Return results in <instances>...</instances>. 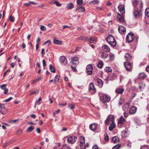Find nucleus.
<instances>
[{"label": "nucleus", "mask_w": 149, "mask_h": 149, "mask_svg": "<svg viewBox=\"0 0 149 149\" xmlns=\"http://www.w3.org/2000/svg\"><path fill=\"white\" fill-rule=\"evenodd\" d=\"M130 105V104L128 103H126L123 105V109L124 111H127L129 108Z\"/></svg>", "instance_id": "20"}, {"label": "nucleus", "mask_w": 149, "mask_h": 149, "mask_svg": "<svg viewBox=\"0 0 149 149\" xmlns=\"http://www.w3.org/2000/svg\"><path fill=\"white\" fill-rule=\"evenodd\" d=\"M43 77V76H41L38 77V78H37L35 80V81H36V82H37L38 81L41 80Z\"/></svg>", "instance_id": "59"}, {"label": "nucleus", "mask_w": 149, "mask_h": 149, "mask_svg": "<svg viewBox=\"0 0 149 149\" xmlns=\"http://www.w3.org/2000/svg\"><path fill=\"white\" fill-rule=\"evenodd\" d=\"M53 42L55 44H57L59 45H61L62 43L61 41L55 39H54L53 40Z\"/></svg>", "instance_id": "33"}, {"label": "nucleus", "mask_w": 149, "mask_h": 149, "mask_svg": "<svg viewBox=\"0 0 149 149\" xmlns=\"http://www.w3.org/2000/svg\"><path fill=\"white\" fill-rule=\"evenodd\" d=\"M119 141V138L117 136H114L112 138V141L114 143H116Z\"/></svg>", "instance_id": "34"}, {"label": "nucleus", "mask_w": 149, "mask_h": 149, "mask_svg": "<svg viewBox=\"0 0 149 149\" xmlns=\"http://www.w3.org/2000/svg\"><path fill=\"white\" fill-rule=\"evenodd\" d=\"M86 72L88 75H91L93 73V68L91 65H87L86 67Z\"/></svg>", "instance_id": "11"}, {"label": "nucleus", "mask_w": 149, "mask_h": 149, "mask_svg": "<svg viewBox=\"0 0 149 149\" xmlns=\"http://www.w3.org/2000/svg\"><path fill=\"white\" fill-rule=\"evenodd\" d=\"M124 91V89L122 88H118L116 90V93L119 94H122Z\"/></svg>", "instance_id": "23"}, {"label": "nucleus", "mask_w": 149, "mask_h": 149, "mask_svg": "<svg viewBox=\"0 0 149 149\" xmlns=\"http://www.w3.org/2000/svg\"><path fill=\"white\" fill-rule=\"evenodd\" d=\"M88 37H85L83 36H81L79 37V39L82 40L84 41H87Z\"/></svg>", "instance_id": "32"}, {"label": "nucleus", "mask_w": 149, "mask_h": 149, "mask_svg": "<svg viewBox=\"0 0 149 149\" xmlns=\"http://www.w3.org/2000/svg\"><path fill=\"white\" fill-rule=\"evenodd\" d=\"M41 30L42 31H44L46 29V27L44 26H41L40 27Z\"/></svg>", "instance_id": "50"}, {"label": "nucleus", "mask_w": 149, "mask_h": 149, "mask_svg": "<svg viewBox=\"0 0 149 149\" xmlns=\"http://www.w3.org/2000/svg\"><path fill=\"white\" fill-rule=\"evenodd\" d=\"M74 7L72 3H68L67 5V8L68 9H71Z\"/></svg>", "instance_id": "31"}, {"label": "nucleus", "mask_w": 149, "mask_h": 149, "mask_svg": "<svg viewBox=\"0 0 149 149\" xmlns=\"http://www.w3.org/2000/svg\"><path fill=\"white\" fill-rule=\"evenodd\" d=\"M59 79V77L58 75H56L55 77L54 81L56 82H58Z\"/></svg>", "instance_id": "45"}, {"label": "nucleus", "mask_w": 149, "mask_h": 149, "mask_svg": "<svg viewBox=\"0 0 149 149\" xmlns=\"http://www.w3.org/2000/svg\"><path fill=\"white\" fill-rule=\"evenodd\" d=\"M97 127V125L95 123H93L91 124L89 126L90 129L93 131L95 130Z\"/></svg>", "instance_id": "18"}, {"label": "nucleus", "mask_w": 149, "mask_h": 149, "mask_svg": "<svg viewBox=\"0 0 149 149\" xmlns=\"http://www.w3.org/2000/svg\"><path fill=\"white\" fill-rule=\"evenodd\" d=\"M124 59L126 61H129L132 60V57L129 53H127L124 56Z\"/></svg>", "instance_id": "16"}, {"label": "nucleus", "mask_w": 149, "mask_h": 149, "mask_svg": "<svg viewBox=\"0 0 149 149\" xmlns=\"http://www.w3.org/2000/svg\"><path fill=\"white\" fill-rule=\"evenodd\" d=\"M140 149H149V148L147 146L144 145L142 146Z\"/></svg>", "instance_id": "55"}, {"label": "nucleus", "mask_w": 149, "mask_h": 149, "mask_svg": "<svg viewBox=\"0 0 149 149\" xmlns=\"http://www.w3.org/2000/svg\"><path fill=\"white\" fill-rule=\"evenodd\" d=\"M132 4L134 7V10H141L142 9L143 4L141 1H138L137 0H133Z\"/></svg>", "instance_id": "2"}, {"label": "nucleus", "mask_w": 149, "mask_h": 149, "mask_svg": "<svg viewBox=\"0 0 149 149\" xmlns=\"http://www.w3.org/2000/svg\"><path fill=\"white\" fill-rule=\"evenodd\" d=\"M60 112V110L59 109H58L57 111H55L54 113L53 116H55V115L59 113Z\"/></svg>", "instance_id": "58"}, {"label": "nucleus", "mask_w": 149, "mask_h": 149, "mask_svg": "<svg viewBox=\"0 0 149 149\" xmlns=\"http://www.w3.org/2000/svg\"><path fill=\"white\" fill-rule=\"evenodd\" d=\"M100 98L101 101L104 103L108 102L110 99L108 95L105 94H102V95H100Z\"/></svg>", "instance_id": "4"}, {"label": "nucleus", "mask_w": 149, "mask_h": 149, "mask_svg": "<svg viewBox=\"0 0 149 149\" xmlns=\"http://www.w3.org/2000/svg\"><path fill=\"white\" fill-rule=\"evenodd\" d=\"M117 17L118 19L120 22H124V19L123 17L120 13H118Z\"/></svg>", "instance_id": "22"}, {"label": "nucleus", "mask_w": 149, "mask_h": 149, "mask_svg": "<svg viewBox=\"0 0 149 149\" xmlns=\"http://www.w3.org/2000/svg\"><path fill=\"white\" fill-rule=\"evenodd\" d=\"M51 43V41L49 40H47L44 43V45H49Z\"/></svg>", "instance_id": "56"}, {"label": "nucleus", "mask_w": 149, "mask_h": 149, "mask_svg": "<svg viewBox=\"0 0 149 149\" xmlns=\"http://www.w3.org/2000/svg\"><path fill=\"white\" fill-rule=\"evenodd\" d=\"M89 91L92 94H94L96 91V89L95 88L94 85L92 82L90 83L88 86Z\"/></svg>", "instance_id": "6"}, {"label": "nucleus", "mask_w": 149, "mask_h": 149, "mask_svg": "<svg viewBox=\"0 0 149 149\" xmlns=\"http://www.w3.org/2000/svg\"><path fill=\"white\" fill-rule=\"evenodd\" d=\"M42 99L41 97H40L38 100L36 102V104H37L40 105L41 103L40 101H41Z\"/></svg>", "instance_id": "53"}, {"label": "nucleus", "mask_w": 149, "mask_h": 149, "mask_svg": "<svg viewBox=\"0 0 149 149\" xmlns=\"http://www.w3.org/2000/svg\"><path fill=\"white\" fill-rule=\"evenodd\" d=\"M108 56V54L106 52H103L102 53L101 57L102 58H107Z\"/></svg>", "instance_id": "37"}, {"label": "nucleus", "mask_w": 149, "mask_h": 149, "mask_svg": "<svg viewBox=\"0 0 149 149\" xmlns=\"http://www.w3.org/2000/svg\"><path fill=\"white\" fill-rule=\"evenodd\" d=\"M136 108L134 107H132L129 110V113L130 114H134L136 113Z\"/></svg>", "instance_id": "21"}, {"label": "nucleus", "mask_w": 149, "mask_h": 149, "mask_svg": "<svg viewBox=\"0 0 149 149\" xmlns=\"http://www.w3.org/2000/svg\"><path fill=\"white\" fill-rule=\"evenodd\" d=\"M62 149H71V148L68 145L66 144L62 146Z\"/></svg>", "instance_id": "36"}, {"label": "nucleus", "mask_w": 149, "mask_h": 149, "mask_svg": "<svg viewBox=\"0 0 149 149\" xmlns=\"http://www.w3.org/2000/svg\"><path fill=\"white\" fill-rule=\"evenodd\" d=\"M77 139V138L75 136H71L68 138L67 141L68 143L73 144L74 143Z\"/></svg>", "instance_id": "7"}, {"label": "nucleus", "mask_w": 149, "mask_h": 149, "mask_svg": "<svg viewBox=\"0 0 149 149\" xmlns=\"http://www.w3.org/2000/svg\"><path fill=\"white\" fill-rule=\"evenodd\" d=\"M6 84H3L0 86V87L2 89L4 90L6 89Z\"/></svg>", "instance_id": "62"}, {"label": "nucleus", "mask_w": 149, "mask_h": 149, "mask_svg": "<svg viewBox=\"0 0 149 149\" xmlns=\"http://www.w3.org/2000/svg\"><path fill=\"white\" fill-rule=\"evenodd\" d=\"M103 65V63L102 61L100 60L97 64V66L100 68H102Z\"/></svg>", "instance_id": "30"}, {"label": "nucleus", "mask_w": 149, "mask_h": 149, "mask_svg": "<svg viewBox=\"0 0 149 149\" xmlns=\"http://www.w3.org/2000/svg\"><path fill=\"white\" fill-rule=\"evenodd\" d=\"M124 102V99L122 98H121L118 100V104L119 105H121Z\"/></svg>", "instance_id": "42"}, {"label": "nucleus", "mask_w": 149, "mask_h": 149, "mask_svg": "<svg viewBox=\"0 0 149 149\" xmlns=\"http://www.w3.org/2000/svg\"><path fill=\"white\" fill-rule=\"evenodd\" d=\"M79 58L77 56L72 58L71 61L70 62V65H71V68L73 71L75 72L77 71L76 67L77 65L79 63Z\"/></svg>", "instance_id": "1"}, {"label": "nucleus", "mask_w": 149, "mask_h": 149, "mask_svg": "<svg viewBox=\"0 0 149 149\" xmlns=\"http://www.w3.org/2000/svg\"><path fill=\"white\" fill-rule=\"evenodd\" d=\"M145 84L143 82H141L139 83V89L141 90L143 89L145 87Z\"/></svg>", "instance_id": "28"}, {"label": "nucleus", "mask_w": 149, "mask_h": 149, "mask_svg": "<svg viewBox=\"0 0 149 149\" xmlns=\"http://www.w3.org/2000/svg\"><path fill=\"white\" fill-rule=\"evenodd\" d=\"M116 127V125L114 123V122H113L111 123V124L110 125L109 127V130L110 131H112L113 129L115 128Z\"/></svg>", "instance_id": "27"}, {"label": "nucleus", "mask_w": 149, "mask_h": 149, "mask_svg": "<svg viewBox=\"0 0 149 149\" xmlns=\"http://www.w3.org/2000/svg\"><path fill=\"white\" fill-rule=\"evenodd\" d=\"M104 139L106 141H108L109 140V138L108 136L106 134H104Z\"/></svg>", "instance_id": "47"}, {"label": "nucleus", "mask_w": 149, "mask_h": 149, "mask_svg": "<svg viewBox=\"0 0 149 149\" xmlns=\"http://www.w3.org/2000/svg\"><path fill=\"white\" fill-rule=\"evenodd\" d=\"M124 65L125 68L127 71H130L132 70V65L130 63L127 62H125L124 63Z\"/></svg>", "instance_id": "8"}, {"label": "nucleus", "mask_w": 149, "mask_h": 149, "mask_svg": "<svg viewBox=\"0 0 149 149\" xmlns=\"http://www.w3.org/2000/svg\"><path fill=\"white\" fill-rule=\"evenodd\" d=\"M39 90H37L36 91V92H35V91H33V92H32V93H31L30 94V95H31L33 94H37V93H38L39 92Z\"/></svg>", "instance_id": "60"}, {"label": "nucleus", "mask_w": 149, "mask_h": 149, "mask_svg": "<svg viewBox=\"0 0 149 149\" xmlns=\"http://www.w3.org/2000/svg\"><path fill=\"white\" fill-rule=\"evenodd\" d=\"M49 68L51 71L52 72L55 73V70L54 68L51 65H49Z\"/></svg>", "instance_id": "43"}, {"label": "nucleus", "mask_w": 149, "mask_h": 149, "mask_svg": "<svg viewBox=\"0 0 149 149\" xmlns=\"http://www.w3.org/2000/svg\"><path fill=\"white\" fill-rule=\"evenodd\" d=\"M109 58L110 60H112L114 59L115 58V56L114 54L110 53L109 55Z\"/></svg>", "instance_id": "41"}, {"label": "nucleus", "mask_w": 149, "mask_h": 149, "mask_svg": "<svg viewBox=\"0 0 149 149\" xmlns=\"http://www.w3.org/2000/svg\"><path fill=\"white\" fill-rule=\"evenodd\" d=\"M114 118V117L113 115H110L108 116L105 121V124L108 125L111 122L112 123L113 122Z\"/></svg>", "instance_id": "5"}, {"label": "nucleus", "mask_w": 149, "mask_h": 149, "mask_svg": "<svg viewBox=\"0 0 149 149\" xmlns=\"http://www.w3.org/2000/svg\"><path fill=\"white\" fill-rule=\"evenodd\" d=\"M18 120H10L9 121V123L11 124H13L17 122V121H18Z\"/></svg>", "instance_id": "54"}, {"label": "nucleus", "mask_w": 149, "mask_h": 149, "mask_svg": "<svg viewBox=\"0 0 149 149\" xmlns=\"http://www.w3.org/2000/svg\"><path fill=\"white\" fill-rule=\"evenodd\" d=\"M81 139L80 145H84L85 143V138L84 137H81Z\"/></svg>", "instance_id": "40"}, {"label": "nucleus", "mask_w": 149, "mask_h": 149, "mask_svg": "<svg viewBox=\"0 0 149 149\" xmlns=\"http://www.w3.org/2000/svg\"><path fill=\"white\" fill-rule=\"evenodd\" d=\"M120 145H117L113 147L112 149H119L120 148Z\"/></svg>", "instance_id": "48"}, {"label": "nucleus", "mask_w": 149, "mask_h": 149, "mask_svg": "<svg viewBox=\"0 0 149 149\" xmlns=\"http://www.w3.org/2000/svg\"><path fill=\"white\" fill-rule=\"evenodd\" d=\"M13 98L12 97H10L8 99H6L5 100V102H8L10 101L11 100L13 99Z\"/></svg>", "instance_id": "61"}, {"label": "nucleus", "mask_w": 149, "mask_h": 149, "mask_svg": "<svg viewBox=\"0 0 149 149\" xmlns=\"http://www.w3.org/2000/svg\"><path fill=\"white\" fill-rule=\"evenodd\" d=\"M34 129V127L33 126H31L28 128L27 129V131L28 132H31Z\"/></svg>", "instance_id": "39"}, {"label": "nucleus", "mask_w": 149, "mask_h": 149, "mask_svg": "<svg viewBox=\"0 0 149 149\" xmlns=\"http://www.w3.org/2000/svg\"><path fill=\"white\" fill-rule=\"evenodd\" d=\"M134 14L135 18H139L142 15L141 10H134Z\"/></svg>", "instance_id": "10"}, {"label": "nucleus", "mask_w": 149, "mask_h": 149, "mask_svg": "<svg viewBox=\"0 0 149 149\" xmlns=\"http://www.w3.org/2000/svg\"><path fill=\"white\" fill-rule=\"evenodd\" d=\"M125 119L124 118L123 116H122L120 118V119L118 121V124L123 125L125 123Z\"/></svg>", "instance_id": "25"}, {"label": "nucleus", "mask_w": 149, "mask_h": 149, "mask_svg": "<svg viewBox=\"0 0 149 149\" xmlns=\"http://www.w3.org/2000/svg\"><path fill=\"white\" fill-rule=\"evenodd\" d=\"M107 41L111 46L114 47L116 45V42L114 37L111 35H109L107 36Z\"/></svg>", "instance_id": "3"}, {"label": "nucleus", "mask_w": 149, "mask_h": 149, "mask_svg": "<svg viewBox=\"0 0 149 149\" xmlns=\"http://www.w3.org/2000/svg\"><path fill=\"white\" fill-rule=\"evenodd\" d=\"M3 107V108L1 109V112L2 114H6L7 112V110L5 107Z\"/></svg>", "instance_id": "29"}, {"label": "nucleus", "mask_w": 149, "mask_h": 149, "mask_svg": "<svg viewBox=\"0 0 149 149\" xmlns=\"http://www.w3.org/2000/svg\"><path fill=\"white\" fill-rule=\"evenodd\" d=\"M146 75L144 73H141L139 74L138 76V78L140 79H143L146 77Z\"/></svg>", "instance_id": "19"}, {"label": "nucleus", "mask_w": 149, "mask_h": 149, "mask_svg": "<svg viewBox=\"0 0 149 149\" xmlns=\"http://www.w3.org/2000/svg\"><path fill=\"white\" fill-rule=\"evenodd\" d=\"M81 149H85V145H80Z\"/></svg>", "instance_id": "63"}, {"label": "nucleus", "mask_w": 149, "mask_h": 149, "mask_svg": "<svg viewBox=\"0 0 149 149\" xmlns=\"http://www.w3.org/2000/svg\"><path fill=\"white\" fill-rule=\"evenodd\" d=\"M104 70L107 72H111L112 71V70L110 67H107L105 68Z\"/></svg>", "instance_id": "38"}, {"label": "nucleus", "mask_w": 149, "mask_h": 149, "mask_svg": "<svg viewBox=\"0 0 149 149\" xmlns=\"http://www.w3.org/2000/svg\"><path fill=\"white\" fill-rule=\"evenodd\" d=\"M77 2L79 5H80L82 4L83 1V0H77Z\"/></svg>", "instance_id": "49"}, {"label": "nucleus", "mask_w": 149, "mask_h": 149, "mask_svg": "<svg viewBox=\"0 0 149 149\" xmlns=\"http://www.w3.org/2000/svg\"><path fill=\"white\" fill-rule=\"evenodd\" d=\"M118 30L120 33L123 34L126 31V29L123 26H120L118 27Z\"/></svg>", "instance_id": "14"}, {"label": "nucleus", "mask_w": 149, "mask_h": 149, "mask_svg": "<svg viewBox=\"0 0 149 149\" xmlns=\"http://www.w3.org/2000/svg\"><path fill=\"white\" fill-rule=\"evenodd\" d=\"M103 50L105 52H108L110 50V48L106 45H104L102 47Z\"/></svg>", "instance_id": "26"}, {"label": "nucleus", "mask_w": 149, "mask_h": 149, "mask_svg": "<svg viewBox=\"0 0 149 149\" xmlns=\"http://www.w3.org/2000/svg\"><path fill=\"white\" fill-rule=\"evenodd\" d=\"M118 8L120 12V13L123 15L125 13V9L124 6L123 5H119L118 7Z\"/></svg>", "instance_id": "13"}, {"label": "nucleus", "mask_w": 149, "mask_h": 149, "mask_svg": "<svg viewBox=\"0 0 149 149\" xmlns=\"http://www.w3.org/2000/svg\"><path fill=\"white\" fill-rule=\"evenodd\" d=\"M134 35L132 33H129L127 36L126 40L128 42H132L134 39Z\"/></svg>", "instance_id": "9"}, {"label": "nucleus", "mask_w": 149, "mask_h": 149, "mask_svg": "<svg viewBox=\"0 0 149 149\" xmlns=\"http://www.w3.org/2000/svg\"><path fill=\"white\" fill-rule=\"evenodd\" d=\"M9 20L12 22H14L15 20L14 17L12 16V15H10L9 17Z\"/></svg>", "instance_id": "51"}, {"label": "nucleus", "mask_w": 149, "mask_h": 149, "mask_svg": "<svg viewBox=\"0 0 149 149\" xmlns=\"http://www.w3.org/2000/svg\"><path fill=\"white\" fill-rule=\"evenodd\" d=\"M79 10L80 12H84L85 10V8L84 7H80L79 6H78L77 8L75 9V11H76Z\"/></svg>", "instance_id": "24"}, {"label": "nucleus", "mask_w": 149, "mask_h": 149, "mask_svg": "<svg viewBox=\"0 0 149 149\" xmlns=\"http://www.w3.org/2000/svg\"><path fill=\"white\" fill-rule=\"evenodd\" d=\"M95 81L100 88H101L102 87L103 82L101 79L97 78L96 79Z\"/></svg>", "instance_id": "15"}, {"label": "nucleus", "mask_w": 149, "mask_h": 149, "mask_svg": "<svg viewBox=\"0 0 149 149\" xmlns=\"http://www.w3.org/2000/svg\"><path fill=\"white\" fill-rule=\"evenodd\" d=\"M96 40L97 38H96L92 36L90 38H88L87 41L91 43H95L96 42Z\"/></svg>", "instance_id": "17"}, {"label": "nucleus", "mask_w": 149, "mask_h": 149, "mask_svg": "<svg viewBox=\"0 0 149 149\" xmlns=\"http://www.w3.org/2000/svg\"><path fill=\"white\" fill-rule=\"evenodd\" d=\"M56 5V6H61V3H59L57 1H54L53 2Z\"/></svg>", "instance_id": "52"}, {"label": "nucleus", "mask_w": 149, "mask_h": 149, "mask_svg": "<svg viewBox=\"0 0 149 149\" xmlns=\"http://www.w3.org/2000/svg\"><path fill=\"white\" fill-rule=\"evenodd\" d=\"M146 70L147 72H149V65L147 66L146 68Z\"/></svg>", "instance_id": "64"}, {"label": "nucleus", "mask_w": 149, "mask_h": 149, "mask_svg": "<svg viewBox=\"0 0 149 149\" xmlns=\"http://www.w3.org/2000/svg\"><path fill=\"white\" fill-rule=\"evenodd\" d=\"M68 107L71 109H72L75 108V106L74 105L70 104L68 106Z\"/></svg>", "instance_id": "57"}, {"label": "nucleus", "mask_w": 149, "mask_h": 149, "mask_svg": "<svg viewBox=\"0 0 149 149\" xmlns=\"http://www.w3.org/2000/svg\"><path fill=\"white\" fill-rule=\"evenodd\" d=\"M145 15L148 17H149V8H147L145 10Z\"/></svg>", "instance_id": "44"}, {"label": "nucleus", "mask_w": 149, "mask_h": 149, "mask_svg": "<svg viewBox=\"0 0 149 149\" xmlns=\"http://www.w3.org/2000/svg\"><path fill=\"white\" fill-rule=\"evenodd\" d=\"M60 62L63 65H65L67 63V59L64 56H61L59 58Z\"/></svg>", "instance_id": "12"}, {"label": "nucleus", "mask_w": 149, "mask_h": 149, "mask_svg": "<svg viewBox=\"0 0 149 149\" xmlns=\"http://www.w3.org/2000/svg\"><path fill=\"white\" fill-rule=\"evenodd\" d=\"M99 1H98L97 0H95L93 1H92L89 2V4H90L92 5V4H98L99 2Z\"/></svg>", "instance_id": "35"}, {"label": "nucleus", "mask_w": 149, "mask_h": 149, "mask_svg": "<svg viewBox=\"0 0 149 149\" xmlns=\"http://www.w3.org/2000/svg\"><path fill=\"white\" fill-rule=\"evenodd\" d=\"M23 131L21 129H19L17 130L16 132V133L18 134H20L22 133Z\"/></svg>", "instance_id": "46"}]
</instances>
